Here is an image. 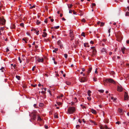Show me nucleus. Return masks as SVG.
<instances>
[{
	"label": "nucleus",
	"instance_id": "1",
	"mask_svg": "<svg viewBox=\"0 0 129 129\" xmlns=\"http://www.w3.org/2000/svg\"><path fill=\"white\" fill-rule=\"evenodd\" d=\"M76 110L75 108L74 107H69L67 112L68 114H73L75 112Z\"/></svg>",
	"mask_w": 129,
	"mask_h": 129
},
{
	"label": "nucleus",
	"instance_id": "2",
	"mask_svg": "<svg viewBox=\"0 0 129 129\" xmlns=\"http://www.w3.org/2000/svg\"><path fill=\"white\" fill-rule=\"evenodd\" d=\"M105 81L107 83H110L113 84H115V81L111 78L106 79L105 80Z\"/></svg>",
	"mask_w": 129,
	"mask_h": 129
},
{
	"label": "nucleus",
	"instance_id": "3",
	"mask_svg": "<svg viewBox=\"0 0 129 129\" xmlns=\"http://www.w3.org/2000/svg\"><path fill=\"white\" fill-rule=\"evenodd\" d=\"M69 36L71 38V40H73L74 39V37L73 31L72 30H70Z\"/></svg>",
	"mask_w": 129,
	"mask_h": 129
},
{
	"label": "nucleus",
	"instance_id": "4",
	"mask_svg": "<svg viewBox=\"0 0 129 129\" xmlns=\"http://www.w3.org/2000/svg\"><path fill=\"white\" fill-rule=\"evenodd\" d=\"M5 20L3 18H0V25H3L5 23Z\"/></svg>",
	"mask_w": 129,
	"mask_h": 129
},
{
	"label": "nucleus",
	"instance_id": "5",
	"mask_svg": "<svg viewBox=\"0 0 129 129\" xmlns=\"http://www.w3.org/2000/svg\"><path fill=\"white\" fill-rule=\"evenodd\" d=\"M117 90L119 92H121L123 90V88L121 85L117 86Z\"/></svg>",
	"mask_w": 129,
	"mask_h": 129
},
{
	"label": "nucleus",
	"instance_id": "6",
	"mask_svg": "<svg viewBox=\"0 0 129 129\" xmlns=\"http://www.w3.org/2000/svg\"><path fill=\"white\" fill-rule=\"evenodd\" d=\"M86 81V79L85 77H83L80 79V81L81 82H84Z\"/></svg>",
	"mask_w": 129,
	"mask_h": 129
},
{
	"label": "nucleus",
	"instance_id": "7",
	"mask_svg": "<svg viewBox=\"0 0 129 129\" xmlns=\"http://www.w3.org/2000/svg\"><path fill=\"white\" fill-rule=\"evenodd\" d=\"M128 98V95L127 93L126 92H125L124 95V99L125 100H127Z\"/></svg>",
	"mask_w": 129,
	"mask_h": 129
},
{
	"label": "nucleus",
	"instance_id": "8",
	"mask_svg": "<svg viewBox=\"0 0 129 129\" xmlns=\"http://www.w3.org/2000/svg\"><path fill=\"white\" fill-rule=\"evenodd\" d=\"M58 45L59 46L60 48H61L62 47V45L60 40L58 41L57 43Z\"/></svg>",
	"mask_w": 129,
	"mask_h": 129
},
{
	"label": "nucleus",
	"instance_id": "9",
	"mask_svg": "<svg viewBox=\"0 0 129 129\" xmlns=\"http://www.w3.org/2000/svg\"><path fill=\"white\" fill-rule=\"evenodd\" d=\"M104 128L107 129L108 128V127L106 125L104 126H101L100 127V128L101 129H103Z\"/></svg>",
	"mask_w": 129,
	"mask_h": 129
},
{
	"label": "nucleus",
	"instance_id": "10",
	"mask_svg": "<svg viewBox=\"0 0 129 129\" xmlns=\"http://www.w3.org/2000/svg\"><path fill=\"white\" fill-rule=\"evenodd\" d=\"M37 61L39 62H42L43 61V59L42 58H39L37 59Z\"/></svg>",
	"mask_w": 129,
	"mask_h": 129
},
{
	"label": "nucleus",
	"instance_id": "11",
	"mask_svg": "<svg viewBox=\"0 0 129 129\" xmlns=\"http://www.w3.org/2000/svg\"><path fill=\"white\" fill-rule=\"evenodd\" d=\"M47 35V34L45 32H43V34L42 35V36L44 37H46Z\"/></svg>",
	"mask_w": 129,
	"mask_h": 129
},
{
	"label": "nucleus",
	"instance_id": "12",
	"mask_svg": "<svg viewBox=\"0 0 129 129\" xmlns=\"http://www.w3.org/2000/svg\"><path fill=\"white\" fill-rule=\"evenodd\" d=\"M125 50V47L122 48H121V51L123 54L125 53L124 51Z\"/></svg>",
	"mask_w": 129,
	"mask_h": 129
},
{
	"label": "nucleus",
	"instance_id": "13",
	"mask_svg": "<svg viewBox=\"0 0 129 129\" xmlns=\"http://www.w3.org/2000/svg\"><path fill=\"white\" fill-rule=\"evenodd\" d=\"M118 111L121 114H123V112L122 109H118Z\"/></svg>",
	"mask_w": 129,
	"mask_h": 129
},
{
	"label": "nucleus",
	"instance_id": "14",
	"mask_svg": "<svg viewBox=\"0 0 129 129\" xmlns=\"http://www.w3.org/2000/svg\"><path fill=\"white\" fill-rule=\"evenodd\" d=\"M91 112L93 114H96V111L93 109H92L91 110Z\"/></svg>",
	"mask_w": 129,
	"mask_h": 129
},
{
	"label": "nucleus",
	"instance_id": "15",
	"mask_svg": "<svg viewBox=\"0 0 129 129\" xmlns=\"http://www.w3.org/2000/svg\"><path fill=\"white\" fill-rule=\"evenodd\" d=\"M92 68L91 67H90L89 69L88 70V71H87V72L88 73H89L91 71V70H92Z\"/></svg>",
	"mask_w": 129,
	"mask_h": 129
},
{
	"label": "nucleus",
	"instance_id": "16",
	"mask_svg": "<svg viewBox=\"0 0 129 129\" xmlns=\"http://www.w3.org/2000/svg\"><path fill=\"white\" fill-rule=\"evenodd\" d=\"M91 93V91L90 90L88 91L87 92V94L89 96H90L91 95L90 93Z\"/></svg>",
	"mask_w": 129,
	"mask_h": 129
},
{
	"label": "nucleus",
	"instance_id": "17",
	"mask_svg": "<svg viewBox=\"0 0 129 129\" xmlns=\"http://www.w3.org/2000/svg\"><path fill=\"white\" fill-rule=\"evenodd\" d=\"M59 28V26H55L54 27H51V29H53V28H55L56 29H57Z\"/></svg>",
	"mask_w": 129,
	"mask_h": 129
},
{
	"label": "nucleus",
	"instance_id": "18",
	"mask_svg": "<svg viewBox=\"0 0 129 129\" xmlns=\"http://www.w3.org/2000/svg\"><path fill=\"white\" fill-rule=\"evenodd\" d=\"M91 48L93 50V52H95L96 51V50L95 49V47H91Z\"/></svg>",
	"mask_w": 129,
	"mask_h": 129
},
{
	"label": "nucleus",
	"instance_id": "19",
	"mask_svg": "<svg viewBox=\"0 0 129 129\" xmlns=\"http://www.w3.org/2000/svg\"><path fill=\"white\" fill-rule=\"evenodd\" d=\"M16 77L18 80H20V76H19L17 75L16 76Z\"/></svg>",
	"mask_w": 129,
	"mask_h": 129
},
{
	"label": "nucleus",
	"instance_id": "20",
	"mask_svg": "<svg viewBox=\"0 0 129 129\" xmlns=\"http://www.w3.org/2000/svg\"><path fill=\"white\" fill-rule=\"evenodd\" d=\"M40 23V21H39L38 20H37V22H36V24H37V25H39V24Z\"/></svg>",
	"mask_w": 129,
	"mask_h": 129
},
{
	"label": "nucleus",
	"instance_id": "21",
	"mask_svg": "<svg viewBox=\"0 0 129 129\" xmlns=\"http://www.w3.org/2000/svg\"><path fill=\"white\" fill-rule=\"evenodd\" d=\"M43 105L44 104L42 103H40L39 105V106L41 107H42L43 106Z\"/></svg>",
	"mask_w": 129,
	"mask_h": 129
},
{
	"label": "nucleus",
	"instance_id": "22",
	"mask_svg": "<svg viewBox=\"0 0 129 129\" xmlns=\"http://www.w3.org/2000/svg\"><path fill=\"white\" fill-rule=\"evenodd\" d=\"M58 48H55L54 50H53V52H56L58 50Z\"/></svg>",
	"mask_w": 129,
	"mask_h": 129
},
{
	"label": "nucleus",
	"instance_id": "23",
	"mask_svg": "<svg viewBox=\"0 0 129 129\" xmlns=\"http://www.w3.org/2000/svg\"><path fill=\"white\" fill-rule=\"evenodd\" d=\"M57 104L58 105H60L62 104V103L61 102H57Z\"/></svg>",
	"mask_w": 129,
	"mask_h": 129
},
{
	"label": "nucleus",
	"instance_id": "24",
	"mask_svg": "<svg viewBox=\"0 0 129 129\" xmlns=\"http://www.w3.org/2000/svg\"><path fill=\"white\" fill-rule=\"evenodd\" d=\"M38 120L39 121H41L42 120V119L40 118V117L39 116L38 117Z\"/></svg>",
	"mask_w": 129,
	"mask_h": 129
},
{
	"label": "nucleus",
	"instance_id": "25",
	"mask_svg": "<svg viewBox=\"0 0 129 129\" xmlns=\"http://www.w3.org/2000/svg\"><path fill=\"white\" fill-rule=\"evenodd\" d=\"M15 26L14 25H13L11 27V29H14L15 28Z\"/></svg>",
	"mask_w": 129,
	"mask_h": 129
},
{
	"label": "nucleus",
	"instance_id": "26",
	"mask_svg": "<svg viewBox=\"0 0 129 129\" xmlns=\"http://www.w3.org/2000/svg\"><path fill=\"white\" fill-rule=\"evenodd\" d=\"M89 121L92 123H94V125L96 124H95V122L94 121H92L91 120H90Z\"/></svg>",
	"mask_w": 129,
	"mask_h": 129
},
{
	"label": "nucleus",
	"instance_id": "27",
	"mask_svg": "<svg viewBox=\"0 0 129 129\" xmlns=\"http://www.w3.org/2000/svg\"><path fill=\"white\" fill-rule=\"evenodd\" d=\"M81 36H83L84 37H85V33L84 32H82V34H81Z\"/></svg>",
	"mask_w": 129,
	"mask_h": 129
},
{
	"label": "nucleus",
	"instance_id": "28",
	"mask_svg": "<svg viewBox=\"0 0 129 129\" xmlns=\"http://www.w3.org/2000/svg\"><path fill=\"white\" fill-rule=\"evenodd\" d=\"M5 69L3 67H2V68L0 69V70H2V72H4V70Z\"/></svg>",
	"mask_w": 129,
	"mask_h": 129
},
{
	"label": "nucleus",
	"instance_id": "29",
	"mask_svg": "<svg viewBox=\"0 0 129 129\" xmlns=\"http://www.w3.org/2000/svg\"><path fill=\"white\" fill-rule=\"evenodd\" d=\"M66 84L68 85H69L71 84V83L67 81L66 82Z\"/></svg>",
	"mask_w": 129,
	"mask_h": 129
},
{
	"label": "nucleus",
	"instance_id": "30",
	"mask_svg": "<svg viewBox=\"0 0 129 129\" xmlns=\"http://www.w3.org/2000/svg\"><path fill=\"white\" fill-rule=\"evenodd\" d=\"M63 94H61L60 96H58L57 97V98H60V97H62L63 96Z\"/></svg>",
	"mask_w": 129,
	"mask_h": 129
},
{
	"label": "nucleus",
	"instance_id": "31",
	"mask_svg": "<svg viewBox=\"0 0 129 129\" xmlns=\"http://www.w3.org/2000/svg\"><path fill=\"white\" fill-rule=\"evenodd\" d=\"M104 23L103 22L101 23L100 24V26H103L104 25Z\"/></svg>",
	"mask_w": 129,
	"mask_h": 129
},
{
	"label": "nucleus",
	"instance_id": "32",
	"mask_svg": "<svg viewBox=\"0 0 129 129\" xmlns=\"http://www.w3.org/2000/svg\"><path fill=\"white\" fill-rule=\"evenodd\" d=\"M129 15V12H127L126 13L125 16H128Z\"/></svg>",
	"mask_w": 129,
	"mask_h": 129
},
{
	"label": "nucleus",
	"instance_id": "33",
	"mask_svg": "<svg viewBox=\"0 0 129 129\" xmlns=\"http://www.w3.org/2000/svg\"><path fill=\"white\" fill-rule=\"evenodd\" d=\"M99 91L102 93H103L104 92V90L102 89L100 90Z\"/></svg>",
	"mask_w": 129,
	"mask_h": 129
},
{
	"label": "nucleus",
	"instance_id": "34",
	"mask_svg": "<svg viewBox=\"0 0 129 129\" xmlns=\"http://www.w3.org/2000/svg\"><path fill=\"white\" fill-rule=\"evenodd\" d=\"M23 41H24L25 43H27V42L26 41V39L25 38H23L22 39Z\"/></svg>",
	"mask_w": 129,
	"mask_h": 129
},
{
	"label": "nucleus",
	"instance_id": "35",
	"mask_svg": "<svg viewBox=\"0 0 129 129\" xmlns=\"http://www.w3.org/2000/svg\"><path fill=\"white\" fill-rule=\"evenodd\" d=\"M91 98L90 97V96H89V97H87V99L89 100V101H90L91 100Z\"/></svg>",
	"mask_w": 129,
	"mask_h": 129
},
{
	"label": "nucleus",
	"instance_id": "36",
	"mask_svg": "<svg viewBox=\"0 0 129 129\" xmlns=\"http://www.w3.org/2000/svg\"><path fill=\"white\" fill-rule=\"evenodd\" d=\"M64 57L66 58H67L68 57V55L66 54H64Z\"/></svg>",
	"mask_w": 129,
	"mask_h": 129
},
{
	"label": "nucleus",
	"instance_id": "37",
	"mask_svg": "<svg viewBox=\"0 0 129 129\" xmlns=\"http://www.w3.org/2000/svg\"><path fill=\"white\" fill-rule=\"evenodd\" d=\"M18 60L21 63L22 62V61L21 60V59L20 57H18Z\"/></svg>",
	"mask_w": 129,
	"mask_h": 129
},
{
	"label": "nucleus",
	"instance_id": "38",
	"mask_svg": "<svg viewBox=\"0 0 129 129\" xmlns=\"http://www.w3.org/2000/svg\"><path fill=\"white\" fill-rule=\"evenodd\" d=\"M116 124L119 125L120 124H121V123L119 121H117L116 123Z\"/></svg>",
	"mask_w": 129,
	"mask_h": 129
},
{
	"label": "nucleus",
	"instance_id": "39",
	"mask_svg": "<svg viewBox=\"0 0 129 129\" xmlns=\"http://www.w3.org/2000/svg\"><path fill=\"white\" fill-rule=\"evenodd\" d=\"M36 68V66H34L32 69V70L33 71H34L35 70V68Z\"/></svg>",
	"mask_w": 129,
	"mask_h": 129
},
{
	"label": "nucleus",
	"instance_id": "40",
	"mask_svg": "<svg viewBox=\"0 0 129 129\" xmlns=\"http://www.w3.org/2000/svg\"><path fill=\"white\" fill-rule=\"evenodd\" d=\"M72 6H73L72 5V4H71L69 6H68V7L69 8H71Z\"/></svg>",
	"mask_w": 129,
	"mask_h": 129
},
{
	"label": "nucleus",
	"instance_id": "41",
	"mask_svg": "<svg viewBox=\"0 0 129 129\" xmlns=\"http://www.w3.org/2000/svg\"><path fill=\"white\" fill-rule=\"evenodd\" d=\"M20 25L21 26L23 27L24 26V24L23 23H21L20 24Z\"/></svg>",
	"mask_w": 129,
	"mask_h": 129
},
{
	"label": "nucleus",
	"instance_id": "42",
	"mask_svg": "<svg viewBox=\"0 0 129 129\" xmlns=\"http://www.w3.org/2000/svg\"><path fill=\"white\" fill-rule=\"evenodd\" d=\"M95 3H93L92 4V7H93V6H95Z\"/></svg>",
	"mask_w": 129,
	"mask_h": 129
},
{
	"label": "nucleus",
	"instance_id": "43",
	"mask_svg": "<svg viewBox=\"0 0 129 129\" xmlns=\"http://www.w3.org/2000/svg\"><path fill=\"white\" fill-rule=\"evenodd\" d=\"M35 5H33V6H31L30 7V9H32L33 8H35Z\"/></svg>",
	"mask_w": 129,
	"mask_h": 129
},
{
	"label": "nucleus",
	"instance_id": "44",
	"mask_svg": "<svg viewBox=\"0 0 129 129\" xmlns=\"http://www.w3.org/2000/svg\"><path fill=\"white\" fill-rule=\"evenodd\" d=\"M54 117L55 118H58V116L56 114H55L54 115Z\"/></svg>",
	"mask_w": 129,
	"mask_h": 129
},
{
	"label": "nucleus",
	"instance_id": "45",
	"mask_svg": "<svg viewBox=\"0 0 129 129\" xmlns=\"http://www.w3.org/2000/svg\"><path fill=\"white\" fill-rule=\"evenodd\" d=\"M4 29V27H1L0 28V30H3Z\"/></svg>",
	"mask_w": 129,
	"mask_h": 129
},
{
	"label": "nucleus",
	"instance_id": "46",
	"mask_svg": "<svg viewBox=\"0 0 129 129\" xmlns=\"http://www.w3.org/2000/svg\"><path fill=\"white\" fill-rule=\"evenodd\" d=\"M88 44V43H84V46L86 47L87 46L86 45H87Z\"/></svg>",
	"mask_w": 129,
	"mask_h": 129
},
{
	"label": "nucleus",
	"instance_id": "47",
	"mask_svg": "<svg viewBox=\"0 0 129 129\" xmlns=\"http://www.w3.org/2000/svg\"><path fill=\"white\" fill-rule=\"evenodd\" d=\"M41 92L43 94H45V93L46 92L45 91H42Z\"/></svg>",
	"mask_w": 129,
	"mask_h": 129
},
{
	"label": "nucleus",
	"instance_id": "48",
	"mask_svg": "<svg viewBox=\"0 0 129 129\" xmlns=\"http://www.w3.org/2000/svg\"><path fill=\"white\" fill-rule=\"evenodd\" d=\"M74 100L75 102H76L77 101L76 98H74Z\"/></svg>",
	"mask_w": 129,
	"mask_h": 129
},
{
	"label": "nucleus",
	"instance_id": "49",
	"mask_svg": "<svg viewBox=\"0 0 129 129\" xmlns=\"http://www.w3.org/2000/svg\"><path fill=\"white\" fill-rule=\"evenodd\" d=\"M79 127H80V125H76V128H78Z\"/></svg>",
	"mask_w": 129,
	"mask_h": 129
},
{
	"label": "nucleus",
	"instance_id": "50",
	"mask_svg": "<svg viewBox=\"0 0 129 129\" xmlns=\"http://www.w3.org/2000/svg\"><path fill=\"white\" fill-rule=\"evenodd\" d=\"M97 69L96 68V69H95V73H96V74L97 73Z\"/></svg>",
	"mask_w": 129,
	"mask_h": 129
},
{
	"label": "nucleus",
	"instance_id": "51",
	"mask_svg": "<svg viewBox=\"0 0 129 129\" xmlns=\"http://www.w3.org/2000/svg\"><path fill=\"white\" fill-rule=\"evenodd\" d=\"M72 10H69V13H72Z\"/></svg>",
	"mask_w": 129,
	"mask_h": 129
},
{
	"label": "nucleus",
	"instance_id": "52",
	"mask_svg": "<svg viewBox=\"0 0 129 129\" xmlns=\"http://www.w3.org/2000/svg\"><path fill=\"white\" fill-rule=\"evenodd\" d=\"M117 100V98H114V99L113 100V101L114 102H115V101Z\"/></svg>",
	"mask_w": 129,
	"mask_h": 129
},
{
	"label": "nucleus",
	"instance_id": "53",
	"mask_svg": "<svg viewBox=\"0 0 129 129\" xmlns=\"http://www.w3.org/2000/svg\"><path fill=\"white\" fill-rule=\"evenodd\" d=\"M39 31H37L36 32V34H37V35H38L39 34Z\"/></svg>",
	"mask_w": 129,
	"mask_h": 129
},
{
	"label": "nucleus",
	"instance_id": "54",
	"mask_svg": "<svg viewBox=\"0 0 129 129\" xmlns=\"http://www.w3.org/2000/svg\"><path fill=\"white\" fill-rule=\"evenodd\" d=\"M82 71L83 72L85 70V69L84 68H82Z\"/></svg>",
	"mask_w": 129,
	"mask_h": 129
},
{
	"label": "nucleus",
	"instance_id": "55",
	"mask_svg": "<svg viewBox=\"0 0 129 129\" xmlns=\"http://www.w3.org/2000/svg\"><path fill=\"white\" fill-rule=\"evenodd\" d=\"M82 22H84L85 21V20L83 18L82 20Z\"/></svg>",
	"mask_w": 129,
	"mask_h": 129
},
{
	"label": "nucleus",
	"instance_id": "56",
	"mask_svg": "<svg viewBox=\"0 0 129 129\" xmlns=\"http://www.w3.org/2000/svg\"><path fill=\"white\" fill-rule=\"evenodd\" d=\"M45 128H46V129H47L48 128V126L47 125H45Z\"/></svg>",
	"mask_w": 129,
	"mask_h": 129
},
{
	"label": "nucleus",
	"instance_id": "57",
	"mask_svg": "<svg viewBox=\"0 0 129 129\" xmlns=\"http://www.w3.org/2000/svg\"><path fill=\"white\" fill-rule=\"evenodd\" d=\"M86 107L85 106H83L82 107V108L83 109H86Z\"/></svg>",
	"mask_w": 129,
	"mask_h": 129
},
{
	"label": "nucleus",
	"instance_id": "58",
	"mask_svg": "<svg viewBox=\"0 0 129 129\" xmlns=\"http://www.w3.org/2000/svg\"><path fill=\"white\" fill-rule=\"evenodd\" d=\"M102 51H105V52L106 50H105V49L103 48V50H102Z\"/></svg>",
	"mask_w": 129,
	"mask_h": 129
},
{
	"label": "nucleus",
	"instance_id": "59",
	"mask_svg": "<svg viewBox=\"0 0 129 129\" xmlns=\"http://www.w3.org/2000/svg\"><path fill=\"white\" fill-rule=\"evenodd\" d=\"M90 43L91 44H93V41H91L90 42Z\"/></svg>",
	"mask_w": 129,
	"mask_h": 129
},
{
	"label": "nucleus",
	"instance_id": "60",
	"mask_svg": "<svg viewBox=\"0 0 129 129\" xmlns=\"http://www.w3.org/2000/svg\"><path fill=\"white\" fill-rule=\"evenodd\" d=\"M100 23H101L100 22V21L98 22H97V24H99Z\"/></svg>",
	"mask_w": 129,
	"mask_h": 129
},
{
	"label": "nucleus",
	"instance_id": "61",
	"mask_svg": "<svg viewBox=\"0 0 129 129\" xmlns=\"http://www.w3.org/2000/svg\"><path fill=\"white\" fill-rule=\"evenodd\" d=\"M126 43L127 44H129V40H127L126 41Z\"/></svg>",
	"mask_w": 129,
	"mask_h": 129
},
{
	"label": "nucleus",
	"instance_id": "62",
	"mask_svg": "<svg viewBox=\"0 0 129 129\" xmlns=\"http://www.w3.org/2000/svg\"><path fill=\"white\" fill-rule=\"evenodd\" d=\"M62 20H63L64 21H65L66 20V19L64 18H63V17L62 19Z\"/></svg>",
	"mask_w": 129,
	"mask_h": 129
},
{
	"label": "nucleus",
	"instance_id": "63",
	"mask_svg": "<svg viewBox=\"0 0 129 129\" xmlns=\"http://www.w3.org/2000/svg\"><path fill=\"white\" fill-rule=\"evenodd\" d=\"M73 14H74L76 15V13L74 11H73Z\"/></svg>",
	"mask_w": 129,
	"mask_h": 129
},
{
	"label": "nucleus",
	"instance_id": "64",
	"mask_svg": "<svg viewBox=\"0 0 129 129\" xmlns=\"http://www.w3.org/2000/svg\"><path fill=\"white\" fill-rule=\"evenodd\" d=\"M38 85L39 86V87H40L41 86H43V85H41L40 84H39Z\"/></svg>",
	"mask_w": 129,
	"mask_h": 129
}]
</instances>
